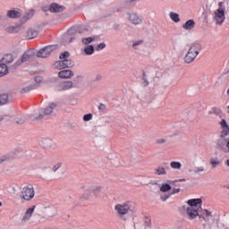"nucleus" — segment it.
<instances>
[{"label":"nucleus","instance_id":"f257e3e1","mask_svg":"<svg viewBox=\"0 0 229 229\" xmlns=\"http://www.w3.org/2000/svg\"><path fill=\"white\" fill-rule=\"evenodd\" d=\"M203 200L201 199H191L187 201L188 207H183V209L186 213V216L188 219L192 221V219H196L201 216V212H203V209H201V203Z\"/></svg>","mask_w":229,"mask_h":229},{"label":"nucleus","instance_id":"f03ea898","mask_svg":"<svg viewBox=\"0 0 229 229\" xmlns=\"http://www.w3.org/2000/svg\"><path fill=\"white\" fill-rule=\"evenodd\" d=\"M114 210L117 214V217L120 221H128V217L130 216H133L135 214V207L133 206V202L127 201L122 204H116L114 206Z\"/></svg>","mask_w":229,"mask_h":229},{"label":"nucleus","instance_id":"7ed1b4c3","mask_svg":"<svg viewBox=\"0 0 229 229\" xmlns=\"http://www.w3.org/2000/svg\"><path fill=\"white\" fill-rule=\"evenodd\" d=\"M201 51H203V45L201 42L195 41L191 43L184 56L185 64H192V62L198 58V55H199Z\"/></svg>","mask_w":229,"mask_h":229},{"label":"nucleus","instance_id":"20e7f679","mask_svg":"<svg viewBox=\"0 0 229 229\" xmlns=\"http://www.w3.org/2000/svg\"><path fill=\"white\" fill-rule=\"evenodd\" d=\"M200 223H208L209 225H217L219 223V215L217 213H214L208 211V209H203L199 216Z\"/></svg>","mask_w":229,"mask_h":229},{"label":"nucleus","instance_id":"39448f33","mask_svg":"<svg viewBox=\"0 0 229 229\" xmlns=\"http://www.w3.org/2000/svg\"><path fill=\"white\" fill-rule=\"evenodd\" d=\"M218 9H216L213 13V21L216 26H223L226 16L225 15V8H223V2H219Z\"/></svg>","mask_w":229,"mask_h":229},{"label":"nucleus","instance_id":"423d86ee","mask_svg":"<svg viewBox=\"0 0 229 229\" xmlns=\"http://www.w3.org/2000/svg\"><path fill=\"white\" fill-rule=\"evenodd\" d=\"M26 119H30V121H40V119H44V114L42 112L34 113L30 115H20L17 117L16 123L17 124H23Z\"/></svg>","mask_w":229,"mask_h":229},{"label":"nucleus","instance_id":"0eeeda50","mask_svg":"<svg viewBox=\"0 0 229 229\" xmlns=\"http://www.w3.org/2000/svg\"><path fill=\"white\" fill-rule=\"evenodd\" d=\"M21 198L25 201H31V199L35 198V188L33 187V185L30 184L22 188Z\"/></svg>","mask_w":229,"mask_h":229},{"label":"nucleus","instance_id":"6e6552de","mask_svg":"<svg viewBox=\"0 0 229 229\" xmlns=\"http://www.w3.org/2000/svg\"><path fill=\"white\" fill-rule=\"evenodd\" d=\"M33 58H35V53H33L31 50H27L22 55L21 59L18 60L15 63L14 67H19L20 65H21V64H24L26 62H31Z\"/></svg>","mask_w":229,"mask_h":229},{"label":"nucleus","instance_id":"1a4fd4ad","mask_svg":"<svg viewBox=\"0 0 229 229\" xmlns=\"http://www.w3.org/2000/svg\"><path fill=\"white\" fill-rule=\"evenodd\" d=\"M55 49H56V46L55 45L45 47L44 48H41L37 53V56L38 58H47L48 56L51 55V54L53 53V51H55Z\"/></svg>","mask_w":229,"mask_h":229},{"label":"nucleus","instance_id":"9d476101","mask_svg":"<svg viewBox=\"0 0 229 229\" xmlns=\"http://www.w3.org/2000/svg\"><path fill=\"white\" fill-rule=\"evenodd\" d=\"M74 87V84L71 81H61L55 86L57 92H64L65 90H71Z\"/></svg>","mask_w":229,"mask_h":229},{"label":"nucleus","instance_id":"9b49d317","mask_svg":"<svg viewBox=\"0 0 229 229\" xmlns=\"http://www.w3.org/2000/svg\"><path fill=\"white\" fill-rule=\"evenodd\" d=\"M127 17L128 21H131V24H133L134 26H140V24H142V16L136 13H128Z\"/></svg>","mask_w":229,"mask_h":229},{"label":"nucleus","instance_id":"f8f14e48","mask_svg":"<svg viewBox=\"0 0 229 229\" xmlns=\"http://www.w3.org/2000/svg\"><path fill=\"white\" fill-rule=\"evenodd\" d=\"M55 65L57 69H67L74 67V61L71 59H64L62 61L55 62Z\"/></svg>","mask_w":229,"mask_h":229},{"label":"nucleus","instance_id":"ddd939ff","mask_svg":"<svg viewBox=\"0 0 229 229\" xmlns=\"http://www.w3.org/2000/svg\"><path fill=\"white\" fill-rule=\"evenodd\" d=\"M217 146L219 149L225 150V146L227 148L229 152V134L225 137L220 138V140H217Z\"/></svg>","mask_w":229,"mask_h":229},{"label":"nucleus","instance_id":"4468645a","mask_svg":"<svg viewBox=\"0 0 229 229\" xmlns=\"http://www.w3.org/2000/svg\"><path fill=\"white\" fill-rule=\"evenodd\" d=\"M35 208H37V206H32L26 210L24 216L21 218V223H28V221L31 219L33 212H35Z\"/></svg>","mask_w":229,"mask_h":229},{"label":"nucleus","instance_id":"2eb2a0df","mask_svg":"<svg viewBox=\"0 0 229 229\" xmlns=\"http://www.w3.org/2000/svg\"><path fill=\"white\" fill-rule=\"evenodd\" d=\"M6 15L9 19H20V17H22V12L21 10L11 9L7 11Z\"/></svg>","mask_w":229,"mask_h":229},{"label":"nucleus","instance_id":"dca6fc26","mask_svg":"<svg viewBox=\"0 0 229 229\" xmlns=\"http://www.w3.org/2000/svg\"><path fill=\"white\" fill-rule=\"evenodd\" d=\"M64 10H65V6L60 5L56 3H53L49 6V12L52 13H58L60 12H64Z\"/></svg>","mask_w":229,"mask_h":229},{"label":"nucleus","instance_id":"f3484780","mask_svg":"<svg viewBox=\"0 0 229 229\" xmlns=\"http://www.w3.org/2000/svg\"><path fill=\"white\" fill-rule=\"evenodd\" d=\"M220 126L223 130L220 134V139L223 137H227V135H229V127H228V123H226V120L223 119L220 122Z\"/></svg>","mask_w":229,"mask_h":229},{"label":"nucleus","instance_id":"a211bd4d","mask_svg":"<svg viewBox=\"0 0 229 229\" xmlns=\"http://www.w3.org/2000/svg\"><path fill=\"white\" fill-rule=\"evenodd\" d=\"M59 78L69 80L74 76V72L72 70H63L58 72Z\"/></svg>","mask_w":229,"mask_h":229},{"label":"nucleus","instance_id":"6ab92c4d","mask_svg":"<svg viewBox=\"0 0 229 229\" xmlns=\"http://www.w3.org/2000/svg\"><path fill=\"white\" fill-rule=\"evenodd\" d=\"M196 26V21H194V20L191 19L188 20L183 25L182 28L186 30V31H192L194 30Z\"/></svg>","mask_w":229,"mask_h":229},{"label":"nucleus","instance_id":"aec40b11","mask_svg":"<svg viewBox=\"0 0 229 229\" xmlns=\"http://www.w3.org/2000/svg\"><path fill=\"white\" fill-rule=\"evenodd\" d=\"M58 104L53 102L50 103L45 109H44V115H51L54 110H56Z\"/></svg>","mask_w":229,"mask_h":229},{"label":"nucleus","instance_id":"412c9836","mask_svg":"<svg viewBox=\"0 0 229 229\" xmlns=\"http://www.w3.org/2000/svg\"><path fill=\"white\" fill-rule=\"evenodd\" d=\"M154 174H156V176H165V174H167V170L165 167L158 165L154 169Z\"/></svg>","mask_w":229,"mask_h":229},{"label":"nucleus","instance_id":"4be33fe9","mask_svg":"<svg viewBox=\"0 0 229 229\" xmlns=\"http://www.w3.org/2000/svg\"><path fill=\"white\" fill-rule=\"evenodd\" d=\"M33 15H35V10L31 9L21 17V22H28L30 19H33Z\"/></svg>","mask_w":229,"mask_h":229},{"label":"nucleus","instance_id":"5701e85b","mask_svg":"<svg viewBox=\"0 0 229 229\" xmlns=\"http://www.w3.org/2000/svg\"><path fill=\"white\" fill-rule=\"evenodd\" d=\"M83 33V30L81 27L77 28H72L68 30V35H74L75 37H78V35H81Z\"/></svg>","mask_w":229,"mask_h":229},{"label":"nucleus","instance_id":"b1692460","mask_svg":"<svg viewBox=\"0 0 229 229\" xmlns=\"http://www.w3.org/2000/svg\"><path fill=\"white\" fill-rule=\"evenodd\" d=\"M37 37H38V30L35 29H30L27 31V38H29L30 40H31V38H37Z\"/></svg>","mask_w":229,"mask_h":229},{"label":"nucleus","instance_id":"393cba45","mask_svg":"<svg viewBox=\"0 0 229 229\" xmlns=\"http://www.w3.org/2000/svg\"><path fill=\"white\" fill-rule=\"evenodd\" d=\"M20 30H21V25H12V26H8L5 29V31L7 33H19Z\"/></svg>","mask_w":229,"mask_h":229},{"label":"nucleus","instance_id":"a878e982","mask_svg":"<svg viewBox=\"0 0 229 229\" xmlns=\"http://www.w3.org/2000/svg\"><path fill=\"white\" fill-rule=\"evenodd\" d=\"M43 144L47 149H56V145L49 139L45 140Z\"/></svg>","mask_w":229,"mask_h":229},{"label":"nucleus","instance_id":"bb28decb","mask_svg":"<svg viewBox=\"0 0 229 229\" xmlns=\"http://www.w3.org/2000/svg\"><path fill=\"white\" fill-rule=\"evenodd\" d=\"M209 164L211 165V169H216V167H218V165L221 164V161L219 160V157H214L210 158Z\"/></svg>","mask_w":229,"mask_h":229},{"label":"nucleus","instance_id":"cd10ccee","mask_svg":"<svg viewBox=\"0 0 229 229\" xmlns=\"http://www.w3.org/2000/svg\"><path fill=\"white\" fill-rule=\"evenodd\" d=\"M169 17L171 19V21H173V22L178 23L180 22V14H178V13H174V12H171L169 13Z\"/></svg>","mask_w":229,"mask_h":229},{"label":"nucleus","instance_id":"c85d7f7f","mask_svg":"<svg viewBox=\"0 0 229 229\" xmlns=\"http://www.w3.org/2000/svg\"><path fill=\"white\" fill-rule=\"evenodd\" d=\"M170 167L176 171H180L182 169V163L180 161H171Z\"/></svg>","mask_w":229,"mask_h":229},{"label":"nucleus","instance_id":"c756f323","mask_svg":"<svg viewBox=\"0 0 229 229\" xmlns=\"http://www.w3.org/2000/svg\"><path fill=\"white\" fill-rule=\"evenodd\" d=\"M206 172H207V168H205L203 165L193 167V173L195 174H202V173H206Z\"/></svg>","mask_w":229,"mask_h":229},{"label":"nucleus","instance_id":"7c9ffc66","mask_svg":"<svg viewBox=\"0 0 229 229\" xmlns=\"http://www.w3.org/2000/svg\"><path fill=\"white\" fill-rule=\"evenodd\" d=\"M84 53L85 55H87L88 56H90L91 55H94V46L92 45H87L84 47Z\"/></svg>","mask_w":229,"mask_h":229},{"label":"nucleus","instance_id":"2f4dec72","mask_svg":"<svg viewBox=\"0 0 229 229\" xmlns=\"http://www.w3.org/2000/svg\"><path fill=\"white\" fill-rule=\"evenodd\" d=\"M8 74V66L4 64H0V78Z\"/></svg>","mask_w":229,"mask_h":229},{"label":"nucleus","instance_id":"473e14b6","mask_svg":"<svg viewBox=\"0 0 229 229\" xmlns=\"http://www.w3.org/2000/svg\"><path fill=\"white\" fill-rule=\"evenodd\" d=\"M212 114H214L215 115H221V114H223V112L221 111V109H219L217 107H213V108H211L210 111H208V115H212Z\"/></svg>","mask_w":229,"mask_h":229},{"label":"nucleus","instance_id":"72a5a7b5","mask_svg":"<svg viewBox=\"0 0 229 229\" xmlns=\"http://www.w3.org/2000/svg\"><path fill=\"white\" fill-rule=\"evenodd\" d=\"M91 192L94 194H98V192H101L103 191V186L93 185L90 187Z\"/></svg>","mask_w":229,"mask_h":229},{"label":"nucleus","instance_id":"f704fd0d","mask_svg":"<svg viewBox=\"0 0 229 229\" xmlns=\"http://www.w3.org/2000/svg\"><path fill=\"white\" fill-rule=\"evenodd\" d=\"M8 103V95L3 94L0 95V106L1 105H6Z\"/></svg>","mask_w":229,"mask_h":229},{"label":"nucleus","instance_id":"c9c22d12","mask_svg":"<svg viewBox=\"0 0 229 229\" xmlns=\"http://www.w3.org/2000/svg\"><path fill=\"white\" fill-rule=\"evenodd\" d=\"M171 191V186L169 183H163L160 187V191L161 192H169Z\"/></svg>","mask_w":229,"mask_h":229},{"label":"nucleus","instance_id":"e433bc0d","mask_svg":"<svg viewBox=\"0 0 229 229\" xmlns=\"http://www.w3.org/2000/svg\"><path fill=\"white\" fill-rule=\"evenodd\" d=\"M37 86H25L21 89V94H26L28 92H30V90H33L34 89H36Z\"/></svg>","mask_w":229,"mask_h":229},{"label":"nucleus","instance_id":"4c0bfd02","mask_svg":"<svg viewBox=\"0 0 229 229\" xmlns=\"http://www.w3.org/2000/svg\"><path fill=\"white\" fill-rule=\"evenodd\" d=\"M69 56H71V54H69L68 51H64V52L61 53L59 58H60V60H67V58H69Z\"/></svg>","mask_w":229,"mask_h":229},{"label":"nucleus","instance_id":"58836bf2","mask_svg":"<svg viewBox=\"0 0 229 229\" xmlns=\"http://www.w3.org/2000/svg\"><path fill=\"white\" fill-rule=\"evenodd\" d=\"M91 42H94L93 38H82V44H84L85 46H89V44H91Z\"/></svg>","mask_w":229,"mask_h":229},{"label":"nucleus","instance_id":"ea45409f","mask_svg":"<svg viewBox=\"0 0 229 229\" xmlns=\"http://www.w3.org/2000/svg\"><path fill=\"white\" fill-rule=\"evenodd\" d=\"M4 60L6 64H12V62H13V56L12 55H7L4 56Z\"/></svg>","mask_w":229,"mask_h":229},{"label":"nucleus","instance_id":"a19ab883","mask_svg":"<svg viewBox=\"0 0 229 229\" xmlns=\"http://www.w3.org/2000/svg\"><path fill=\"white\" fill-rule=\"evenodd\" d=\"M106 47V44L105 42H102L98 44L96 47L97 51H103Z\"/></svg>","mask_w":229,"mask_h":229},{"label":"nucleus","instance_id":"79ce46f5","mask_svg":"<svg viewBox=\"0 0 229 229\" xmlns=\"http://www.w3.org/2000/svg\"><path fill=\"white\" fill-rule=\"evenodd\" d=\"M10 160V156L9 155H4L0 157V164H3L4 162H6Z\"/></svg>","mask_w":229,"mask_h":229},{"label":"nucleus","instance_id":"37998d69","mask_svg":"<svg viewBox=\"0 0 229 229\" xmlns=\"http://www.w3.org/2000/svg\"><path fill=\"white\" fill-rule=\"evenodd\" d=\"M92 117H93L92 114H84L83 121L85 122L92 121Z\"/></svg>","mask_w":229,"mask_h":229},{"label":"nucleus","instance_id":"c03bdc74","mask_svg":"<svg viewBox=\"0 0 229 229\" xmlns=\"http://www.w3.org/2000/svg\"><path fill=\"white\" fill-rule=\"evenodd\" d=\"M61 167H62V163H57L53 166L52 171H54V173H56Z\"/></svg>","mask_w":229,"mask_h":229},{"label":"nucleus","instance_id":"a18cd8bd","mask_svg":"<svg viewBox=\"0 0 229 229\" xmlns=\"http://www.w3.org/2000/svg\"><path fill=\"white\" fill-rule=\"evenodd\" d=\"M142 42H144V41L143 40H136V41H134L133 44H132V47L134 49H137V46H140V44H142Z\"/></svg>","mask_w":229,"mask_h":229},{"label":"nucleus","instance_id":"49530a36","mask_svg":"<svg viewBox=\"0 0 229 229\" xmlns=\"http://www.w3.org/2000/svg\"><path fill=\"white\" fill-rule=\"evenodd\" d=\"M103 80L102 74H97L93 80V81H101Z\"/></svg>","mask_w":229,"mask_h":229},{"label":"nucleus","instance_id":"de8ad7c7","mask_svg":"<svg viewBox=\"0 0 229 229\" xmlns=\"http://www.w3.org/2000/svg\"><path fill=\"white\" fill-rule=\"evenodd\" d=\"M169 198H171V194H168V195H162V196H161V199H162V201H164V202H165L166 200H168Z\"/></svg>","mask_w":229,"mask_h":229},{"label":"nucleus","instance_id":"09e8293b","mask_svg":"<svg viewBox=\"0 0 229 229\" xmlns=\"http://www.w3.org/2000/svg\"><path fill=\"white\" fill-rule=\"evenodd\" d=\"M166 140L165 138H160L157 140V144H165Z\"/></svg>","mask_w":229,"mask_h":229},{"label":"nucleus","instance_id":"8fccbe9b","mask_svg":"<svg viewBox=\"0 0 229 229\" xmlns=\"http://www.w3.org/2000/svg\"><path fill=\"white\" fill-rule=\"evenodd\" d=\"M106 109V106H105L104 104H100L98 106V110H100V112H105Z\"/></svg>","mask_w":229,"mask_h":229},{"label":"nucleus","instance_id":"3c124183","mask_svg":"<svg viewBox=\"0 0 229 229\" xmlns=\"http://www.w3.org/2000/svg\"><path fill=\"white\" fill-rule=\"evenodd\" d=\"M35 81L38 83V85L42 83V77L41 76L35 77Z\"/></svg>","mask_w":229,"mask_h":229},{"label":"nucleus","instance_id":"603ef678","mask_svg":"<svg viewBox=\"0 0 229 229\" xmlns=\"http://www.w3.org/2000/svg\"><path fill=\"white\" fill-rule=\"evenodd\" d=\"M181 191H182V189H180V188H174V189L173 190L172 194H178V192H180Z\"/></svg>","mask_w":229,"mask_h":229},{"label":"nucleus","instance_id":"864d4df0","mask_svg":"<svg viewBox=\"0 0 229 229\" xmlns=\"http://www.w3.org/2000/svg\"><path fill=\"white\" fill-rule=\"evenodd\" d=\"M150 184L151 185H157L158 184V182L157 180H154V181H151L150 182Z\"/></svg>","mask_w":229,"mask_h":229},{"label":"nucleus","instance_id":"5fc2aeb1","mask_svg":"<svg viewBox=\"0 0 229 229\" xmlns=\"http://www.w3.org/2000/svg\"><path fill=\"white\" fill-rule=\"evenodd\" d=\"M139 226H140V223H134V229H139Z\"/></svg>","mask_w":229,"mask_h":229},{"label":"nucleus","instance_id":"6e6d98bb","mask_svg":"<svg viewBox=\"0 0 229 229\" xmlns=\"http://www.w3.org/2000/svg\"><path fill=\"white\" fill-rule=\"evenodd\" d=\"M84 78H85L84 75H82V74H80V75H79V80H83Z\"/></svg>","mask_w":229,"mask_h":229},{"label":"nucleus","instance_id":"4d7b16f0","mask_svg":"<svg viewBox=\"0 0 229 229\" xmlns=\"http://www.w3.org/2000/svg\"><path fill=\"white\" fill-rule=\"evenodd\" d=\"M74 40H76V38H74V37L70 38V42H74Z\"/></svg>","mask_w":229,"mask_h":229},{"label":"nucleus","instance_id":"13d9d810","mask_svg":"<svg viewBox=\"0 0 229 229\" xmlns=\"http://www.w3.org/2000/svg\"><path fill=\"white\" fill-rule=\"evenodd\" d=\"M225 164L229 167V158L226 160Z\"/></svg>","mask_w":229,"mask_h":229},{"label":"nucleus","instance_id":"bf43d9fd","mask_svg":"<svg viewBox=\"0 0 229 229\" xmlns=\"http://www.w3.org/2000/svg\"><path fill=\"white\" fill-rule=\"evenodd\" d=\"M177 182H185V179H179Z\"/></svg>","mask_w":229,"mask_h":229},{"label":"nucleus","instance_id":"052dcab7","mask_svg":"<svg viewBox=\"0 0 229 229\" xmlns=\"http://www.w3.org/2000/svg\"><path fill=\"white\" fill-rule=\"evenodd\" d=\"M145 87L147 86V85H148V82L147 81H145Z\"/></svg>","mask_w":229,"mask_h":229},{"label":"nucleus","instance_id":"680f3d73","mask_svg":"<svg viewBox=\"0 0 229 229\" xmlns=\"http://www.w3.org/2000/svg\"><path fill=\"white\" fill-rule=\"evenodd\" d=\"M18 151H19V152L22 151V148H18Z\"/></svg>","mask_w":229,"mask_h":229},{"label":"nucleus","instance_id":"e2e57ef3","mask_svg":"<svg viewBox=\"0 0 229 229\" xmlns=\"http://www.w3.org/2000/svg\"><path fill=\"white\" fill-rule=\"evenodd\" d=\"M0 207H3V202L0 201Z\"/></svg>","mask_w":229,"mask_h":229},{"label":"nucleus","instance_id":"0e129e2a","mask_svg":"<svg viewBox=\"0 0 229 229\" xmlns=\"http://www.w3.org/2000/svg\"><path fill=\"white\" fill-rule=\"evenodd\" d=\"M131 3H133V2H135V1H137V0H131Z\"/></svg>","mask_w":229,"mask_h":229},{"label":"nucleus","instance_id":"69168bd1","mask_svg":"<svg viewBox=\"0 0 229 229\" xmlns=\"http://www.w3.org/2000/svg\"><path fill=\"white\" fill-rule=\"evenodd\" d=\"M1 121H3V118L0 117V123H1Z\"/></svg>","mask_w":229,"mask_h":229}]
</instances>
